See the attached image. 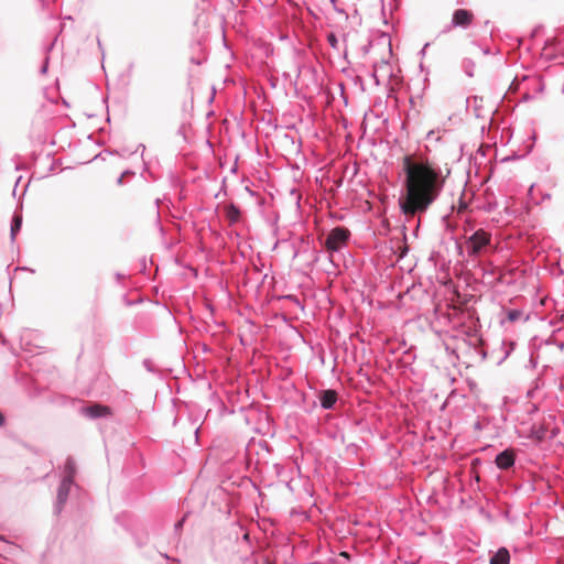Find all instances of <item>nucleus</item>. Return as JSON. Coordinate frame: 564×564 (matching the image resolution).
<instances>
[{"instance_id": "obj_1", "label": "nucleus", "mask_w": 564, "mask_h": 564, "mask_svg": "<svg viewBox=\"0 0 564 564\" xmlns=\"http://www.w3.org/2000/svg\"><path fill=\"white\" fill-rule=\"evenodd\" d=\"M405 173V197L400 202L404 215L414 216L425 212L437 198L446 176L429 162H415L410 155L403 158Z\"/></svg>"}, {"instance_id": "obj_2", "label": "nucleus", "mask_w": 564, "mask_h": 564, "mask_svg": "<svg viewBox=\"0 0 564 564\" xmlns=\"http://www.w3.org/2000/svg\"><path fill=\"white\" fill-rule=\"evenodd\" d=\"M490 241L491 235L484 229H478L467 240L468 256H478Z\"/></svg>"}, {"instance_id": "obj_3", "label": "nucleus", "mask_w": 564, "mask_h": 564, "mask_svg": "<svg viewBox=\"0 0 564 564\" xmlns=\"http://www.w3.org/2000/svg\"><path fill=\"white\" fill-rule=\"evenodd\" d=\"M349 238V230L343 227L334 228L325 240V247L329 251H337L343 248Z\"/></svg>"}, {"instance_id": "obj_4", "label": "nucleus", "mask_w": 564, "mask_h": 564, "mask_svg": "<svg viewBox=\"0 0 564 564\" xmlns=\"http://www.w3.org/2000/svg\"><path fill=\"white\" fill-rule=\"evenodd\" d=\"M475 15L470 10L457 9L453 13L452 24L455 28H467L474 22Z\"/></svg>"}, {"instance_id": "obj_5", "label": "nucleus", "mask_w": 564, "mask_h": 564, "mask_svg": "<svg viewBox=\"0 0 564 564\" xmlns=\"http://www.w3.org/2000/svg\"><path fill=\"white\" fill-rule=\"evenodd\" d=\"M82 412L84 415L91 417V419L109 416L112 414V411L109 406L98 404V403L90 404L88 406L83 408Z\"/></svg>"}, {"instance_id": "obj_6", "label": "nucleus", "mask_w": 564, "mask_h": 564, "mask_svg": "<svg viewBox=\"0 0 564 564\" xmlns=\"http://www.w3.org/2000/svg\"><path fill=\"white\" fill-rule=\"evenodd\" d=\"M496 464L501 469H508L514 464V454L512 451H503L496 457Z\"/></svg>"}, {"instance_id": "obj_7", "label": "nucleus", "mask_w": 564, "mask_h": 564, "mask_svg": "<svg viewBox=\"0 0 564 564\" xmlns=\"http://www.w3.org/2000/svg\"><path fill=\"white\" fill-rule=\"evenodd\" d=\"M319 400L324 409H330L337 401V392L335 390L322 391Z\"/></svg>"}, {"instance_id": "obj_8", "label": "nucleus", "mask_w": 564, "mask_h": 564, "mask_svg": "<svg viewBox=\"0 0 564 564\" xmlns=\"http://www.w3.org/2000/svg\"><path fill=\"white\" fill-rule=\"evenodd\" d=\"M70 485H72L70 478H64L62 480L59 488H58V492H57L58 505H63L66 501L68 494H69Z\"/></svg>"}, {"instance_id": "obj_9", "label": "nucleus", "mask_w": 564, "mask_h": 564, "mask_svg": "<svg viewBox=\"0 0 564 564\" xmlns=\"http://www.w3.org/2000/svg\"><path fill=\"white\" fill-rule=\"evenodd\" d=\"M510 554L506 547H500L495 555L490 558L489 564H509Z\"/></svg>"}, {"instance_id": "obj_10", "label": "nucleus", "mask_w": 564, "mask_h": 564, "mask_svg": "<svg viewBox=\"0 0 564 564\" xmlns=\"http://www.w3.org/2000/svg\"><path fill=\"white\" fill-rule=\"evenodd\" d=\"M226 218L229 223L235 224L239 220L240 212L235 205H228L225 207Z\"/></svg>"}, {"instance_id": "obj_11", "label": "nucleus", "mask_w": 564, "mask_h": 564, "mask_svg": "<svg viewBox=\"0 0 564 564\" xmlns=\"http://www.w3.org/2000/svg\"><path fill=\"white\" fill-rule=\"evenodd\" d=\"M21 224H22V217L21 216H14L13 217V223H12V226H11V236L12 238L15 237V235L19 232L20 228H21Z\"/></svg>"}, {"instance_id": "obj_12", "label": "nucleus", "mask_w": 564, "mask_h": 564, "mask_svg": "<svg viewBox=\"0 0 564 564\" xmlns=\"http://www.w3.org/2000/svg\"><path fill=\"white\" fill-rule=\"evenodd\" d=\"M66 476L64 478H70L73 480V476L75 474V463L72 459H67L65 464Z\"/></svg>"}, {"instance_id": "obj_13", "label": "nucleus", "mask_w": 564, "mask_h": 564, "mask_svg": "<svg viewBox=\"0 0 564 564\" xmlns=\"http://www.w3.org/2000/svg\"><path fill=\"white\" fill-rule=\"evenodd\" d=\"M327 39H328V42L330 43V45H332L333 47H336V45H337L336 36H335L334 34H329V35L327 36Z\"/></svg>"}, {"instance_id": "obj_14", "label": "nucleus", "mask_w": 564, "mask_h": 564, "mask_svg": "<svg viewBox=\"0 0 564 564\" xmlns=\"http://www.w3.org/2000/svg\"><path fill=\"white\" fill-rule=\"evenodd\" d=\"M465 209H467V204L465 202H463V200H459L458 213H462Z\"/></svg>"}, {"instance_id": "obj_15", "label": "nucleus", "mask_w": 564, "mask_h": 564, "mask_svg": "<svg viewBox=\"0 0 564 564\" xmlns=\"http://www.w3.org/2000/svg\"><path fill=\"white\" fill-rule=\"evenodd\" d=\"M517 317H518V312H514V311H513V312H510V313H509V318H510L511 321H514Z\"/></svg>"}]
</instances>
